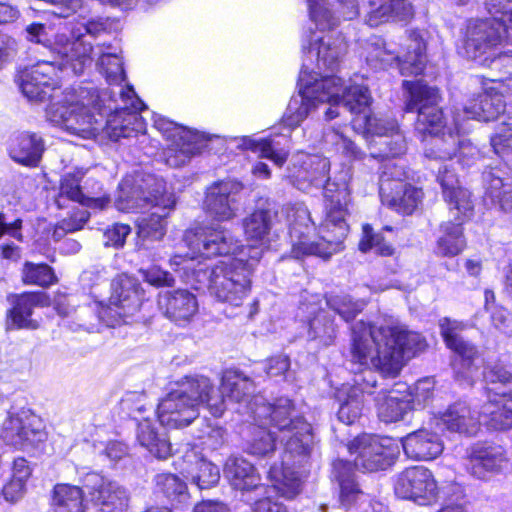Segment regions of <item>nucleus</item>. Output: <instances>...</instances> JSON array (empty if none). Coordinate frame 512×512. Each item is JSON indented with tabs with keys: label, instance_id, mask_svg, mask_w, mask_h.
Instances as JSON below:
<instances>
[{
	"label": "nucleus",
	"instance_id": "f257e3e1",
	"mask_svg": "<svg viewBox=\"0 0 512 512\" xmlns=\"http://www.w3.org/2000/svg\"><path fill=\"white\" fill-rule=\"evenodd\" d=\"M288 171L287 177L297 189L322 188L325 198V218L317 234L306 207L299 206L289 214L291 255L297 259L307 255L329 259L344 248L343 242L349 231L346 222L351 200L348 172L342 171L332 179L329 177L330 161L306 153L295 155Z\"/></svg>",
	"mask_w": 512,
	"mask_h": 512
},
{
	"label": "nucleus",
	"instance_id": "f03ea898",
	"mask_svg": "<svg viewBox=\"0 0 512 512\" xmlns=\"http://www.w3.org/2000/svg\"><path fill=\"white\" fill-rule=\"evenodd\" d=\"M253 423L245 435V451L257 457L269 455L275 449V441H285V452L280 465L273 464L268 477L275 490L286 498L300 492L301 475L294 466L302 465L316 447L313 429L301 417H291L293 404L281 397L274 403H266L263 397L254 399L251 406Z\"/></svg>",
	"mask_w": 512,
	"mask_h": 512
},
{
	"label": "nucleus",
	"instance_id": "7ed1b4c3",
	"mask_svg": "<svg viewBox=\"0 0 512 512\" xmlns=\"http://www.w3.org/2000/svg\"><path fill=\"white\" fill-rule=\"evenodd\" d=\"M27 39L42 44L55 56L53 61H38L19 72V87L31 101L54 99L52 93L59 85L58 71L70 70L74 75H81L92 63V45L84 36L69 37L64 33L50 36L44 24L33 23L26 28Z\"/></svg>",
	"mask_w": 512,
	"mask_h": 512
},
{
	"label": "nucleus",
	"instance_id": "20e7f679",
	"mask_svg": "<svg viewBox=\"0 0 512 512\" xmlns=\"http://www.w3.org/2000/svg\"><path fill=\"white\" fill-rule=\"evenodd\" d=\"M346 48L345 39L340 33L332 30L311 33L308 46L303 45L306 58L299 74L298 94L290 99L282 118L286 127H298L320 103L337 95L340 89L337 83L320 80V70L327 68L333 71Z\"/></svg>",
	"mask_w": 512,
	"mask_h": 512
},
{
	"label": "nucleus",
	"instance_id": "39448f33",
	"mask_svg": "<svg viewBox=\"0 0 512 512\" xmlns=\"http://www.w3.org/2000/svg\"><path fill=\"white\" fill-rule=\"evenodd\" d=\"M426 348L425 339L396 320L371 325L362 320L351 327L350 355L354 363L395 377L411 358Z\"/></svg>",
	"mask_w": 512,
	"mask_h": 512
},
{
	"label": "nucleus",
	"instance_id": "423d86ee",
	"mask_svg": "<svg viewBox=\"0 0 512 512\" xmlns=\"http://www.w3.org/2000/svg\"><path fill=\"white\" fill-rule=\"evenodd\" d=\"M487 401L476 412L463 401L449 405L435 417L436 425L450 432L475 435L480 424L504 430L512 426V375L502 368L484 373Z\"/></svg>",
	"mask_w": 512,
	"mask_h": 512
},
{
	"label": "nucleus",
	"instance_id": "0eeeda50",
	"mask_svg": "<svg viewBox=\"0 0 512 512\" xmlns=\"http://www.w3.org/2000/svg\"><path fill=\"white\" fill-rule=\"evenodd\" d=\"M97 66L104 75L109 88L99 92L92 90L96 97L105 102V108L115 111L106 123L108 137L112 140L129 138L145 132V124L139 111L145 108L133 87L123 85L125 73L123 63L116 49L111 45L97 47Z\"/></svg>",
	"mask_w": 512,
	"mask_h": 512
},
{
	"label": "nucleus",
	"instance_id": "6e6552de",
	"mask_svg": "<svg viewBox=\"0 0 512 512\" xmlns=\"http://www.w3.org/2000/svg\"><path fill=\"white\" fill-rule=\"evenodd\" d=\"M115 206L123 212L150 207L151 212L137 219V234L143 240L159 241L166 234V218L175 206V197L163 179L137 173L119 183Z\"/></svg>",
	"mask_w": 512,
	"mask_h": 512
},
{
	"label": "nucleus",
	"instance_id": "1a4fd4ad",
	"mask_svg": "<svg viewBox=\"0 0 512 512\" xmlns=\"http://www.w3.org/2000/svg\"><path fill=\"white\" fill-rule=\"evenodd\" d=\"M201 404H205L215 417H220L225 411L223 396L213 390L209 378L183 376L170 383L169 392L158 404V419L168 428L186 427L198 418Z\"/></svg>",
	"mask_w": 512,
	"mask_h": 512
},
{
	"label": "nucleus",
	"instance_id": "9d476101",
	"mask_svg": "<svg viewBox=\"0 0 512 512\" xmlns=\"http://www.w3.org/2000/svg\"><path fill=\"white\" fill-rule=\"evenodd\" d=\"M263 255L262 246H247L239 257L221 261L211 269H197L195 276L205 283L211 296L220 302L238 307L250 291V276Z\"/></svg>",
	"mask_w": 512,
	"mask_h": 512
},
{
	"label": "nucleus",
	"instance_id": "9b49d317",
	"mask_svg": "<svg viewBox=\"0 0 512 512\" xmlns=\"http://www.w3.org/2000/svg\"><path fill=\"white\" fill-rule=\"evenodd\" d=\"M408 92L405 110L417 111L415 129L423 136L436 137L432 151L433 157H449L455 153V129L447 125L442 109L439 107V90L421 82L403 81Z\"/></svg>",
	"mask_w": 512,
	"mask_h": 512
},
{
	"label": "nucleus",
	"instance_id": "f8f14e48",
	"mask_svg": "<svg viewBox=\"0 0 512 512\" xmlns=\"http://www.w3.org/2000/svg\"><path fill=\"white\" fill-rule=\"evenodd\" d=\"M104 105L105 102L98 99L95 93L82 89L78 96L67 93L62 102L52 103L47 116L52 123L69 134L90 139L96 137L101 129L107 132V120L115 113Z\"/></svg>",
	"mask_w": 512,
	"mask_h": 512
},
{
	"label": "nucleus",
	"instance_id": "ddd939ff",
	"mask_svg": "<svg viewBox=\"0 0 512 512\" xmlns=\"http://www.w3.org/2000/svg\"><path fill=\"white\" fill-rule=\"evenodd\" d=\"M401 46H404L403 52L395 51L382 38L373 37L366 47L367 63L380 69L395 64L404 76L421 74L426 63V46L420 34L411 31Z\"/></svg>",
	"mask_w": 512,
	"mask_h": 512
},
{
	"label": "nucleus",
	"instance_id": "4468645a",
	"mask_svg": "<svg viewBox=\"0 0 512 512\" xmlns=\"http://www.w3.org/2000/svg\"><path fill=\"white\" fill-rule=\"evenodd\" d=\"M485 6L491 17L470 20L466 27L463 45L468 58L476 60L487 55L483 63L494 55V49L506 34L504 21H501L500 14L495 13L497 9H501V2L487 0Z\"/></svg>",
	"mask_w": 512,
	"mask_h": 512
},
{
	"label": "nucleus",
	"instance_id": "2eb2a0df",
	"mask_svg": "<svg viewBox=\"0 0 512 512\" xmlns=\"http://www.w3.org/2000/svg\"><path fill=\"white\" fill-rule=\"evenodd\" d=\"M406 172L396 161L381 166L379 193L384 204L403 214H411L421 202L423 192L404 182Z\"/></svg>",
	"mask_w": 512,
	"mask_h": 512
},
{
	"label": "nucleus",
	"instance_id": "dca6fc26",
	"mask_svg": "<svg viewBox=\"0 0 512 512\" xmlns=\"http://www.w3.org/2000/svg\"><path fill=\"white\" fill-rule=\"evenodd\" d=\"M348 449L355 455V468L364 473L388 469L399 454V446L395 439L371 434L356 437L348 445Z\"/></svg>",
	"mask_w": 512,
	"mask_h": 512
},
{
	"label": "nucleus",
	"instance_id": "f3484780",
	"mask_svg": "<svg viewBox=\"0 0 512 512\" xmlns=\"http://www.w3.org/2000/svg\"><path fill=\"white\" fill-rule=\"evenodd\" d=\"M153 121L154 128L171 141L165 152L167 165L174 168L183 166L205 147L206 138L198 131L180 126L161 115L154 116Z\"/></svg>",
	"mask_w": 512,
	"mask_h": 512
},
{
	"label": "nucleus",
	"instance_id": "a211bd4d",
	"mask_svg": "<svg viewBox=\"0 0 512 512\" xmlns=\"http://www.w3.org/2000/svg\"><path fill=\"white\" fill-rule=\"evenodd\" d=\"M0 438L19 450H30L46 439L41 419L29 410L8 412L0 429Z\"/></svg>",
	"mask_w": 512,
	"mask_h": 512
},
{
	"label": "nucleus",
	"instance_id": "6ab92c4d",
	"mask_svg": "<svg viewBox=\"0 0 512 512\" xmlns=\"http://www.w3.org/2000/svg\"><path fill=\"white\" fill-rule=\"evenodd\" d=\"M183 241L192 250L191 258L229 255L239 249V241L228 229L219 225L189 229Z\"/></svg>",
	"mask_w": 512,
	"mask_h": 512
},
{
	"label": "nucleus",
	"instance_id": "aec40b11",
	"mask_svg": "<svg viewBox=\"0 0 512 512\" xmlns=\"http://www.w3.org/2000/svg\"><path fill=\"white\" fill-rule=\"evenodd\" d=\"M82 487L88 500L100 512H124L129 505L127 490L105 476L89 472L82 478Z\"/></svg>",
	"mask_w": 512,
	"mask_h": 512
},
{
	"label": "nucleus",
	"instance_id": "412c9836",
	"mask_svg": "<svg viewBox=\"0 0 512 512\" xmlns=\"http://www.w3.org/2000/svg\"><path fill=\"white\" fill-rule=\"evenodd\" d=\"M354 125L363 129L368 135L379 137L376 145H379L380 148L378 152H371L373 158L388 162L392 161L390 158H395L405 152L404 138L396 131L397 125L394 120L380 119L367 112L363 116H357Z\"/></svg>",
	"mask_w": 512,
	"mask_h": 512
},
{
	"label": "nucleus",
	"instance_id": "4be33fe9",
	"mask_svg": "<svg viewBox=\"0 0 512 512\" xmlns=\"http://www.w3.org/2000/svg\"><path fill=\"white\" fill-rule=\"evenodd\" d=\"M395 493L419 505H430L437 502L438 484L429 469L423 466L409 467L398 475Z\"/></svg>",
	"mask_w": 512,
	"mask_h": 512
},
{
	"label": "nucleus",
	"instance_id": "5701e85b",
	"mask_svg": "<svg viewBox=\"0 0 512 512\" xmlns=\"http://www.w3.org/2000/svg\"><path fill=\"white\" fill-rule=\"evenodd\" d=\"M362 15L370 27L389 22H406L413 18L414 8L408 0H361V8L345 14L349 19Z\"/></svg>",
	"mask_w": 512,
	"mask_h": 512
},
{
	"label": "nucleus",
	"instance_id": "b1692460",
	"mask_svg": "<svg viewBox=\"0 0 512 512\" xmlns=\"http://www.w3.org/2000/svg\"><path fill=\"white\" fill-rule=\"evenodd\" d=\"M440 329L447 347L458 355L459 359L455 368L457 378L472 384L477 350L474 345L459 335L463 329L462 323L444 318L440 320Z\"/></svg>",
	"mask_w": 512,
	"mask_h": 512
},
{
	"label": "nucleus",
	"instance_id": "393cba45",
	"mask_svg": "<svg viewBox=\"0 0 512 512\" xmlns=\"http://www.w3.org/2000/svg\"><path fill=\"white\" fill-rule=\"evenodd\" d=\"M343 54L339 57L341 58ZM340 59H338L337 67L331 71L327 68L320 70V80H332L339 86L337 95L330 100H326L327 103L342 104L352 114L357 116H363L369 112V106L372 98L370 92L363 83L358 84L349 80L346 83L341 77L334 75L333 73L338 69Z\"/></svg>",
	"mask_w": 512,
	"mask_h": 512
},
{
	"label": "nucleus",
	"instance_id": "a878e982",
	"mask_svg": "<svg viewBox=\"0 0 512 512\" xmlns=\"http://www.w3.org/2000/svg\"><path fill=\"white\" fill-rule=\"evenodd\" d=\"M112 294L108 299V305L105 304V299L97 300L96 304L99 307L98 317L102 321H107L106 318L112 312V306L117 310L115 313L120 317L133 315L134 312L140 308V296L134 281L127 276H120L114 279L111 283Z\"/></svg>",
	"mask_w": 512,
	"mask_h": 512
},
{
	"label": "nucleus",
	"instance_id": "bb28decb",
	"mask_svg": "<svg viewBox=\"0 0 512 512\" xmlns=\"http://www.w3.org/2000/svg\"><path fill=\"white\" fill-rule=\"evenodd\" d=\"M242 185L235 180H224L213 183L205 198L206 213L217 221H229L237 213V195Z\"/></svg>",
	"mask_w": 512,
	"mask_h": 512
},
{
	"label": "nucleus",
	"instance_id": "cd10ccee",
	"mask_svg": "<svg viewBox=\"0 0 512 512\" xmlns=\"http://www.w3.org/2000/svg\"><path fill=\"white\" fill-rule=\"evenodd\" d=\"M467 469L474 477L487 480L509 463L506 449L497 444H476L468 452Z\"/></svg>",
	"mask_w": 512,
	"mask_h": 512
},
{
	"label": "nucleus",
	"instance_id": "c85d7f7f",
	"mask_svg": "<svg viewBox=\"0 0 512 512\" xmlns=\"http://www.w3.org/2000/svg\"><path fill=\"white\" fill-rule=\"evenodd\" d=\"M436 179L450 214H454L456 219L470 218L474 207L471 194L460 185L452 164L445 163L439 167Z\"/></svg>",
	"mask_w": 512,
	"mask_h": 512
},
{
	"label": "nucleus",
	"instance_id": "c756f323",
	"mask_svg": "<svg viewBox=\"0 0 512 512\" xmlns=\"http://www.w3.org/2000/svg\"><path fill=\"white\" fill-rule=\"evenodd\" d=\"M483 201L486 207L498 211L512 210V175L501 167H491L483 172Z\"/></svg>",
	"mask_w": 512,
	"mask_h": 512
},
{
	"label": "nucleus",
	"instance_id": "7c9ffc66",
	"mask_svg": "<svg viewBox=\"0 0 512 512\" xmlns=\"http://www.w3.org/2000/svg\"><path fill=\"white\" fill-rule=\"evenodd\" d=\"M158 308L161 313L176 325L185 327L190 324L198 312L196 296L186 289H177L160 293Z\"/></svg>",
	"mask_w": 512,
	"mask_h": 512
},
{
	"label": "nucleus",
	"instance_id": "2f4dec72",
	"mask_svg": "<svg viewBox=\"0 0 512 512\" xmlns=\"http://www.w3.org/2000/svg\"><path fill=\"white\" fill-rule=\"evenodd\" d=\"M12 308L7 312V329H30L39 327L38 321L31 318L33 309L48 305V297L43 292H26L15 295Z\"/></svg>",
	"mask_w": 512,
	"mask_h": 512
},
{
	"label": "nucleus",
	"instance_id": "473e14b6",
	"mask_svg": "<svg viewBox=\"0 0 512 512\" xmlns=\"http://www.w3.org/2000/svg\"><path fill=\"white\" fill-rule=\"evenodd\" d=\"M401 442L405 454L415 460L435 459L444 448L440 437L425 428L409 433Z\"/></svg>",
	"mask_w": 512,
	"mask_h": 512
},
{
	"label": "nucleus",
	"instance_id": "72a5a7b5",
	"mask_svg": "<svg viewBox=\"0 0 512 512\" xmlns=\"http://www.w3.org/2000/svg\"><path fill=\"white\" fill-rule=\"evenodd\" d=\"M213 390L223 396L225 408L227 400L236 403H246L250 414V408L253 406L254 399L259 397L255 396L249 400L251 393L254 391L253 382L236 370L226 371L222 377L220 388L213 386Z\"/></svg>",
	"mask_w": 512,
	"mask_h": 512
},
{
	"label": "nucleus",
	"instance_id": "f704fd0d",
	"mask_svg": "<svg viewBox=\"0 0 512 512\" xmlns=\"http://www.w3.org/2000/svg\"><path fill=\"white\" fill-rule=\"evenodd\" d=\"M184 463L182 474L199 489H209L219 482V468L195 452L187 453L184 456Z\"/></svg>",
	"mask_w": 512,
	"mask_h": 512
},
{
	"label": "nucleus",
	"instance_id": "c9c22d12",
	"mask_svg": "<svg viewBox=\"0 0 512 512\" xmlns=\"http://www.w3.org/2000/svg\"><path fill=\"white\" fill-rule=\"evenodd\" d=\"M44 150L45 144L41 136L23 132L12 140L9 153L14 161L35 167L40 162Z\"/></svg>",
	"mask_w": 512,
	"mask_h": 512
},
{
	"label": "nucleus",
	"instance_id": "e433bc0d",
	"mask_svg": "<svg viewBox=\"0 0 512 512\" xmlns=\"http://www.w3.org/2000/svg\"><path fill=\"white\" fill-rule=\"evenodd\" d=\"M224 474L230 484L238 490L261 489V478L255 467L242 457H229L225 463Z\"/></svg>",
	"mask_w": 512,
	"mask_h": 512
},
{
	"label": "nucleus",
	"instance_id": "4c0bfd02",
	"mask_svg": "<svg viewBox=\"0 0 512 512\" xmlns=\"http://www.w3.org/2000/svg\"><path fill=\"white\" fill-rule=\"evenodd\" d=\"M332 476L339 486V501L342 506L350 507L365 497L355 480V474L350 462L337 459L333 462Z\"/></svg>",
	"mask_w": 512,
	"mask_h": 512
},
{
	"label": "nucleus",
	"instance_id": "58836bf2",
	"mask_svg": "<svg viewBox=\"0 0 512 512\" xmlns=\"http://www.w3.org/2000/svg\"><path fill=\"white\" fill-rule=\"evenodd\" d=\"M504 111L505 101L498 93H481L464 107L467 117L485 122L497 119Z\"/></svg>",
	"mask_w": 512,
	"mask_h": 512
},
{
	"label": "nucleus",
	"instance_id": "ea45409f",
	"mask_svg": "<svg viewBox=\"0 0 512 512\" xmlns=\"http://www.w3.org/2000/svg\"><path fill=\"white\" fill-rule=\"evenodd\" d=\"M450 216L453 221L441 225L442 235L438 238L435 248V253L443 257H454L465 247L462 223L468 218L456 219L454 214Z\"/></svg>",
	"mask_w": 512,
	"mask_h": 512
},
{
	"label": "nucleus",
	"instance_id": "a19ab883",
	"mask_svg": "<svg viewBox=\"0 0 512 512\" xmlns=\"http://www.w3.org/2000/svg\"><path fill=\"white\" fill-rule=\"evenodd\" d=\"M365 389L357 381V385H343L339 391L338 419L344 424L351 425L361 416Z\"/></svg>",
	"mask_w": 512,
	"mask_h": 512
},
{
	"label": "nucleus",
	"instance_id": "79ce46f5",
	"mask_svg": "<svg viewBox=\"0 0 512 512\" xmlns=\"http://www.w3.org/2000/svg\"><path fill=\"white\" fill-rule=\"evenodd\" d=\"M136 436L139 444L156 458L166 459L170 456L171 445L165 434L160 433L149 419L138 423Z\"/></svg>",
	"mask_w": 512,
	"mask_h": 512
},
{
	"label": "nucleus",
	"instance_id": "37998d69",
	"mask_svg": "<svg viewBox=\"0 0 512 512\" xmlns=\"http://www.w3.org/2000/svg\"><path fill=\"white\" fill-rule=\"evenodd\" d=\"M85 490L69 484L54 487L52 506L55 512H85L83 494Z\"/></svg>",
	"mask_w": 512,
	"mask_h": 512
},
{
	"label": "nucleus",
	"instance_id": "c03bdc74",
	"mask_svg": "<svg viewBox=\"0 0 512 512\" xmlns=\"http://www.w3.org/2000/svg\"><path fill=\"white\" fill-rule=\"evenodd\" d=\"M154 481L156 493L166 498L172 506L178 507L188 500L187 485L177 475L171 473L157 474Z\"/></svg>",
	"mask_w": 512,
	"mask_h": 512
},
{
	"label": "nucleus",
	"instance_id": "a18cd8bd",
	"mask_svg": "<svg viewBox=\"0 0 512 512\" xmlns=\"http://www.w3.org/2000/svg\"><path fill=\"white\" fill-rule=\"evenodd\" d=\"M239 141L241 142L239 147L259 153L261 157L270 159L279 167L287 160L288 151L279 149L278 143L271 138L254 139L250 136H244L241 137Z\"/></svg>",
	"mask_w": 512,
	"mask_h": 512
},
{
	"label": "nucleus",
	"instance_id": "49530a36",
	"mask_svg": "<svg viewBox=\"0 0 512 512\" xmlns=\"http://www.w3.org/2000/svg\"><path fill=\"white\" fill-rule=\"evenodd\" d=\"M276 214L271 209L254 211L243 221L245 235L254 241H263L269 234Z\"/></svg>",
	"mask_w": 512,
	"mask_h": 512
},
{
	"label": "nucleus",
	"instance_id": "de8ad7c7",
	"mask_svg": "<svg viewBox=\"0 0 512 512\" xmlns=\"http://www.w3.org/2000/svg\"><path fill=\"white\" fill-rule=\"evenodd\" d=\"M409 410L410 400L407 397H399L394 391L389 392L378 402L379 418L386 423L402 420Z\"/></svg>",
	"mask_w": 512,
	"mask_h": 512
},
{
	"label": "nucleus",
	"instance_id": "09e8293b",
	"mask_svg": "<svg viewBox=\"0 0 512 512\" xmlns=\"http://www.w3.org/2000/svg\"><path fill=\"white\" fill-rule=\"evenodd\" d=\"M312 22L318 30H332L338 24V18L331 11L336 0H306Z\"/></svg>",
	"mask_w": 512,
	"mask_h": 512
},
{
	"label": "nucleus",
	"instance_id": "8fccbe9b",
	"mask_svg": "<svg viewBox=\"0 0 512 512\" xmlns=\"http://www.w3.org/2000/svg\"><path fill=\"white\" fill-rule=\"evenodd\" d=\"M308 336L311 340H319L325 346L332 344L336 337V326L327 312L320 311L310 320Z\"/></svg>",
	"mask_w": 512,
	"mask_h": 512
},
{
	"label": "nucleus",
	"instance_id": "3c124183",
	"mask_svg": "<svg viewBox=\"0 0 512 512\" xmlns=\"http://www.w3.org/2000/svg\"><path fill=\"white\" fill-rule=\"evenodd\" d=\"M22 281L28 285L48 287L57 281V277L47 264H34L27 261L23 265Z\"/></svg>",
	"mask_w": 512,
	"mask_h": 512
},
{
	"label": "nucleus",
	"instance_id": "603ef678",
	"mask_svg": "<svg viewBox=\"0 0 512 512\" xmlns=\"http://www.w3.org/2000/svg\"><path fill=\"white\" fill-rule=\"evenodd\" d=\"M360 251L366 253L374 251L380 256H390L393 254V247L387 244L381 233L374 232L369 224L363 226V236L359 242Z\"/></svg>",
	"mask_w": 512,
	"mask_h": 512
},
{
	"label": "nucleus",
	"instance_id": "864d4df0",
	"mask_svg": "<svg viewBox=\"0 0 512 512\" xmlns=\"http://www.w3.org/2000/svg\"><path fill=\"white\" fill-rule=\"evenodd\" d=\"M80 203L90 208L104 209L110 203V197L97 180L88 178L83 186V201Z\"/></svg>",
	"mask_w": 512,
	"mask_h": 512
},
{
	"label": "nucleus",
	"instance_id": "5fc2aeb1",
	"mask_svg": "<svg viewBox=\"0 0 512 512\" xmlns=\"http://www.w3.org/2000/svg\"><path fill=\"white\" fill-rule=\"evenodd\" d=\"M494 152L506 161L512 162V126L504 122L499 125L490 139Z\"/></svg>",
	"mask_w": 512,
	"mask_h": 512
},
{
	"label": "nucleus",
	"instance_id": "6e6d98bb",
	"mask_svg": "<svg viewBox=\"0 0 512 512\" xmlns=\"http://www.w3.org/2000/svg\"><path fill=\"white\" fill-rule=\"evenodd\" d=\"M84 174L82 169H75L64 174L60 183V198L66 196L75 202L83 201V186L80 185V181Z\"/></svg>",
	"mask_w": 512,
	"mask_h": 512
},
{
	"label": "nucleus",
	"instance_id": "4d7b16f0",
	"mask_svg": "<svg viewBox=\"0 0 512 512\" xmlns=\"http://www.w3.org/2000/svg\"><path fill=\"white\" fill-rule=\"evenodd\" d=\"M328 306L339 314L346 322L354 319L360 313L365 303L353 301L349 296H333L327 300Z\"/></svg>",
	"mask_w": 512,
	"mask_h": 512
},
{
	"label": "nucleus",
	"instance_id": "13d9d810",
	"mask_svg": "<svg viewBox=\"0 0 512 512\" xmlns=\"http://www.w3.org/2000/svg\"><path fill=\"white\" fill-rule=\"evenodd\" d=\"M323 139L325 143L335 145L336 150L342 152L347 157L352 159L362 158V151L339 130L329 129L325 131Z\"/></svg>",
	"mask_w": 512,
	"mask_h": 512
},
{
	"label": "nucleus",
	"instance_id": "bf43d9fd",
	"mask_svg": "<svg viewBox=\"0 0 512 512\" xmlns=\"http://www.w3.org/2000/svg\"><path fill=\"white\" fill-rule=\"evenodd\" d=\"M455 153L449 157H438L439 159H452L456 156L459 161L466 166L471 165L472 161L478 156L477 148L467 139L461 138L459 129L455 128Z\"/></svg>",
	"mask_w": 512,
	"mask_h": 512
},
{
	"label": "nucleus",
	"instance_id": "052dcab7",
	"mask_svg": "<svg viewBox=\"0 0 512 512\" xmlns=\"http://www.w3.org/2000/svg\"><path fill=\"white\" fill-rule=\"evenodd\" d=\"M142 278L155 287H171L175 283L174 277L157 265L139 269Z\"/></svg>",
	"mask_w": 512,
	"mask_h": 512
},
{
	"label": "nucleus",
	"instance_id": "680f3d73",
	"mask_svg": "<svg viewBox=\"0 0 512 512\" xmlns=\"http://www.w3.org/2000/svg\"><path fill=\"white\" fill-rule=\"evenodd\" d=\"M130 232V226L126 224H114L104 232L103 237L105 246H111L114 248L123 247Z\"/></svg>",
	"mask_w": 512,
	"mask_h": 512
},
{
	"label": "nucleus",
	"instance_id": "e2e57ef3",
	"mask_svg": "<svg viewBox=\"0 0 512 512\" xmlns=\"http://www.w3.org/2000/svg\"><path fill=\"white\" fill-rule=\"evenodd\" d=\"M52 6L55 8L54 13L62 18H68L75 14L82 16L85 12L83 0H56Z\"/></svg>",
	"mask_w": 512,
	"mask_h": 512
},
{
	"label": "nucleus",
	"instance_id": "0e129e2a",
	"mask_svg": "<svg viewBox=\"0 0 512 512\" xmlns=\"http://www.w3.org/2000/svg\"><path fill=\"white\" fill-rule=\"evenodd\" d=\"M290 368V360L285 355H277L265 362L264 370L270 377L284 376Z\"/></svg>",
	"mask_w": 512,
	"mask_h": 512
},
{
	"label": "nucleus",
	"instance_id": "69168bd1",
	"mask_svg": "<svg viewBox=\"0 0 512 512\" xmlns=\"http://www.w3.org/2000/svg\"><path fill=\"white\" fill-rule=\"evenodd\" d=\"M493 326L501 333L512 335V316L504 308H496L491 315Z\"/></svg>",
	"mask_w": 512,
	"mask_h": 512
},
{
	"label": "nucleus",
	"instance_id": "338daca9",
	"mask_svg": "<svg viewBox=\"0 0 512 512\" xmlns=\"http://www.w3.org/2000/svg\"><path fill=\"white\" fill-rule=\"evenodd\" d=\"M112 25L110 19L104 17H92L83 24L86 34L93 37L107 33L111 30Z\"/></svg>",
	"mask_w": 512,
	"mask_h": 512
},
{
	"label": "nucleus",
	"instance_id": "774afa93",
	"mask_svg": "<svg viewBox=\"0 0 512 512\" xmlns=\"http://www.w3.org/2000/svg\"><path fill=\"white\" fill-rule=\"evenodd\" d=\"M463 496L461 485L453 481H447L438 485L437 501L459 500Z\"/></svg>",
	"mask_w": 512,
	"mask_h": 512
}]
</instances>
